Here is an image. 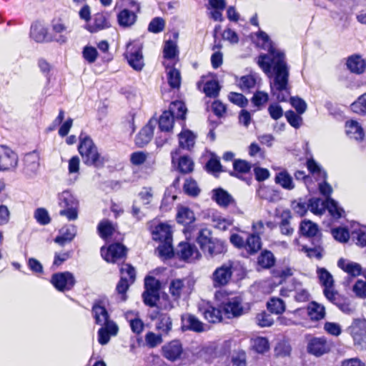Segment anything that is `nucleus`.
I'll return each mask as SVG.
<instances>
[{
	"label": "nucleus",
	"mask_w": 366,
	"mask_h": 366,
	"mask_svg": "<svg viewBox=\"0 0 366 366\" xmlns=\"http://www.w3.org/2000/svg\"><path fill=\"white\" fill-rule=\"evenodd\" d=\"M257 45L267 50V54H260L257 59L258 66L270 79L271 94L278 102H287L290 99L291 105L299 114H302L307 109L306 102L300 97H290L288 86L289 66L285 59V53L278 49L264 31L257 34Z\"/></svg>",
	"instance_id": "f257e3e1"
},
{
	"label": "nucleus",
	"mask_w": 366,
	"mask_h": 366,
	"mask_svg": "<svg viewBox=\"0 0 366 366\" xmlns=\"http://www.w3.org/2000/svg\"><path fill=\"white\" fill-rule=\"evenodd\" d=\"M78 149L86 164L95 167H101L104 164V158L99 154L97 147L90 137H83L81 134Z\"/></svg>",
	"instance_id": "f03ea898"
},
{
	"label": "nucleus",
	"mask_w": 366,
	"mask_h": 366,
	"mask_svg": "<svg viewBox=\"0 0 366 366\" xmlns=\"http://www.w3.org/2000/svg\"><path fill=\"white\" fill-rule=\"evenodd\" d=\"M308 206L309 210L317 215H321L326 208L330 214L337 219L340 218L344 213V210L332 198H327L325 202L320 198H311L308 202Z\"/></svg>",
	"instance_id": "7ed1b4c3"
},
{
	"label": "nucleus",
	"mask_w": 366,
	"mask_h": 366,
	"mask_svg": "<svg viewBox=\"0 0 366 366\" xmlns=\"http://www.w3.org/2000/svg\"><path fill=\"white\" fill-rule=\"evenodd\" d=\"M59 205L64 208L59 212L61 216H65L69 221L78 217L79 201L69 190H64L58 194Z\"/></svg>",
	"instance_id": "20e7f679"
},
{
	"label": "nucleus",
	"mask_w": 366,
	"mask_h": 366,
	"mask_svg": "<svg viewBox=\"0 0 366 366\" xmlns=\"http://www.w3.org/2000/svg\"><path fill=\"white\" fill-rule=\"evenodd\" d=\"M229 239L234 247L244 249L249 254L257 253L262 247L261 238L255 234H245V237L233 234L230 236Z\"/></svg>",
	"instance_id": "39448f33"
},
{
	"label": "nucleus",
	"mask_w": 366,
	"mask_h": 366,
	"mask_svg": "<svg viewBox=\"0 0 366 366\" xmlns=\"http://www.w3.org/2000/svg\"><path fill=\"white\" fill-rule=\"evenodd\" d=\"M307 169L312 177L318 182L320 193L327 198L332 192L331 186L326 182L327 174L320 166L312 159L307 160Z\"/></svg>",
	"instance_id": "423d86ee"
},
{
	"label": "nucleus",
	"mask_w": 366,
	"mask_h": 366,
	"mask_svg": "<svg viewBox=\"0 0 366 366\" xmlns=\"http://www.w3.org/2000/svg\"><path fill=\"white\" fill-rule=\"evenodd\" d=\"M221 307L227 318L239 317L248 310V308L244 305L242 298L239 296L227 298L225 301L222 302Z\"/></svg>",
	"instance_id": "0eeeda50"
},
{
	"label": "nucleus",
	"mask_w": 366,
	"mask_h": 366,
	"mask_svg": "<svg viewBox=\"0 0 366 366\" xmlns=\"http://www.w3.org/2000/svg\"><path fill=\"white\" fill-rule=\"evenodd\" d=\"M128 64L136 71H141L144 66L142 46L137 42H129L124 54Z\"/></svg>",
	"instance_id": "6e6552de"
},
{
	"label": "nucleus",
	"mask_w": 366,
	"mask_h": 366,
	"mask_svg": "<svg viewBox=\"0 0 366 366\" xmlns=\"http://www.w3.org/2000/svg\"><path fill=\"white\" fill-rule=\"evenodd\" d=\"M121 279L117 285V291L122 295V300L125 301L127 299L126 292L131 284H132L136 277L134 268L128 264H124L120 269Z\"/></svg>",
	"instance_id": "1a4fd4ad"
},
{
	"label": "nucleus",
	"mask_w": 366,
	"mask_h": 366,
	"mask_svg": "<svg viewBox=\"0 0 366 366\" xmlns=\"http://www.w3.org/2000/svg\"><path fill=\"white\" fill-rule=\"evenodd\" d=\"M232 273V264L231 262L224 263L218 267L212 274L213 286L217 288L227 285L231 280Z\"/></svg>",
	"instance_id": "9d476101"
},
{
	"label": "nucleus",
	"mask_w": 366,
	"mask_h": 366,
	"mask_svg": "<svg viewBox=\"0 0 366 366\" xmlns=\"http://www.w3.org/2000/svg\"><path fill=\"white\" fill-rule=\"evenodd\" d=\"M102 256L108 262L117 263L126 257L127 248L120 243L111 244L107 249L101 248Z\"/></svg>",
	"instance_id": "9b49d317"
},
{
	"label": "nucleus",
	"mask_w": 366,
	"mask_h": 366,
	"mask_svg": "<svg viewBox=\"0 0 366 366\" xmlns=\"http://www.w3.org/2000/svg\"><path fill=\"white\" fill-rule=\"evenodd\" d=\"M307 350L308 353L315 357H320L330 352V345L326 337H314L308 341Z\"/></svg>",
	"instance_id": "f8f14e48"
},
{
	"label": "nucleus",
	"mask_w": 366,
	"mask_h": 366,
	"mask_svg": "<svg viewBox=\"0 0 366 366\" xmlns=\"http://www.w3.org/2000/svg\"><path fill=\"white\" fill-rule=\"evenodd\" d=\"M51 282L59 291L70 290L75 284L74 275L69 272L54 274Z\"/></svg>",
	"instance_id": "ddd939ff"
},
{
	"label": "nucleus",
	"mask_w": 366,
	"mask_h": 366,
	"mask_svg": "<svg viewBox=\"0 0 366 366\" xmlns=\"http://www.w3.org/2000/svg\"><path fill=\"white\" fill-rule=\"evenodd\" d=\"M40 155L37 151L26 154L24 157V173L29 178L34 177L40 166Z\"/></svg>",
	"instance_id": "4468645a"
},
{
	"label": "nucleus",
	"mask_w": 366,
	"mask_h": 366,
	"mask_svg": "<svg viewBox=\"0 0 366 366\" xmlns=\"http://www.w3.org/2000/svg\"><path fill=\"white\" fill-rule=\"evenodd\" d=\"M192 290L190 281L186 279L173 280L169 285V292L174 300L189 295Z\"/></svg>",
	"instance_id": "2eb2a0df"
},
{
	"label": "nucleus",
	"mask_w": 366,
	"mask_h": 366,
	"mask_svg": "<svg viewBox=\"0 0 366 366\" xmlns=\"http://www.w3.org/2000/svg\"><path fill=\"white\" fill-rule=\"evenodd\" d=\"M17 163L16 154L6 146H0V170L7 171L14 169Z\"/></svg>",
	"instance_id": "dca6fc26"
},
{
	"label": "nucleus",
	"mask_w": 366,
	"mask_h": 366,
	"mask_svg": "<svg viewBox=\"0 0 366 366\" xmlns=\"http://www.w3.org/2000/svg\"><path fill=\"white\" fill-rule=\"evenodd\" d=\"M199 310L209 322L217 323L222 320V311L209 302H202L199 304Z\"/></svg>",
	"instance_id": "f3484780"
},
{
	"label": "nucleus",
	"mask_w": 366,
	"mask_h": 366,
	"mask_svg": "<svg viewBox=\"0 0 366 366\" xmlns=\"http://www.w3.org/2000/svg\"><path fill=\"white\" fill-rule=\"evenodd\" d=\"M162 352L167 360L174 362L181 359L183 348L179 340H172L162 347Z\"/></svg>",
	"instance_id": "a211bd4d"
},
{
	"label": "nucleus",
	"mask_w": 366,
	"mask_h": 366,
	"mask_svg": "<svg viewBox=\"0 0 366 366\" xmlns=\"http://www.w3.org/2000/svg\"><path fill=\"white\" fill-rule=\"evenodd\" d=\"M275 217L279 219L277 224L280 233L282 235L286 236L292 235L294 233V228L290 224L292 218L291 212L289 209H284L280 212L276 211Z\"/></svg>",
	"instance_id": "6ab92c4d"
},
{
	"label": "nucleus",
	"mask_w": 366,
	"mask_h": 366,
	"mask_svg": "<svg viewBox=\"0 0 366 366\" xmlns=\"http://www.w3.org/2000/svg\"><path fill=\"white\" fill-rule=\"evenodd\" d=\"M350 334L355 344L361 345L366 341V320L365 319L355 320L350 327Z\"/></svg>",
	"instance_id": "aec40b11"
},
{
	"label": "nucleus",
	"mask_w": 366,
	"mask_h": 366,
	"mask_svg": "<svg viewBox=\"0 0 366 366\" xmlns=\"http://www.w3.org/2000/svg\"><path fill=\"white\" fill-rule=\"evenodd\" d=\"M177 253L181 259L188 262L194 261L201 257V254L197 248L188 242L179 243Z\"/></svg>",
	"instance_id": "412c9836"
},
{
	"label": "nucleus",
	"mask_w": 366,
	"mask_h": 366,
	"mask_svg": "<svg viewBox=\"0 0 366 366\" xmlns=\"http://www.w3.org/2000/svg\"><path fill=\"white\" fill-rule=\"evenodd\" d=\"M51 26L52 36L50 40L59 44L66 43L68 39V34L69 33L67 26L60 20L54 21Z\"/></svg>",
	"instance_id": "4be33fe9"
},
{
	"label": "nucleus",
	"mask_w": 366,
	"mask_h": 366,
	"mask_svg": "<svg viewBox=\"0 0 366 366\" xmlns=\"http://www.w3.org/2000/svg\"><path fill=\"white\" fill-rule=\"evenodd\" d=\"M337 266L352 277H357L360 274L366 277L365 272H362L361 265L357 262L341 258L337 262Z\"/></svg>",
	"instance_id": "5701e85b"
},
{
	"label": "nucleus",
	"mask_w": 366,
	"mask_h": 366,
	"mask_svg": "<svg viewBox=\"0 0 366 366\" xmlns=\"http://www.w3.org/2000/svg\"><path fill=\"white\" fill-rule=\"evenodd\" d=\"M156 121L150 120L149 123L144 127L135 139L136 144L139 147H144L149 143L154 134V129Z\"/></svg>",
	"instance_id": "b1692460"
},
{
	"label": "nucleus",
	"mask_w": 366,
	"mask_h": 366,
	"mask_svg": "<svg viewBox=\"0 0 366 366\" xmlns=\"http://www.w3.org/2000/svg\"><path fill=\"white\" fill-rule=\"evenodd\" d=\"M300 233L307 237L314 238L317 242H320L318 225L310 220L304 219L300 224Z\"/></svg>",
	"instance_id": "393cba45"
},
{
	"label": "nucleus",
	"mask_w": 366,
	"mask_h": 366,
	"mask_svg": "<svg viewBox=\"0 0 366 366\" xmlns=\"http://www.w3.org/2000/svg\"><path fill=\"white\" fill-rule=\"evenodd\" d=\"M179 153L178 150L171 153L172 162L175 164L178 162V169L182 173H189L193 170L194 163L193 161L187 156H182L179 157Z\"/></svg>",
	"instance_id": "a878e982"
},
{
	"label": "nucleus",
	"mask_w": 366,
	"mask_h": 366,
	"mask_svg": "<svg viewBox=\"0 0 366 366\" xmlns=\"http://www.w3.org/2000/svg\"><path fill=\"white\" fill-rule=\"evenodd\" d=\"M119 330L118 326L115 322H109L103 325L98 331V341L104 345L109 342L111 336H114Z\"/></svg>",
	"instance_id": "bb28decb"
},
{
	"label": "nucleus",
	"mask_w": 366,
	"mask_h": 366,
	"mask_svg": "<svg viewBox=\"0 0 366 366\" xmlns=\"http://www.w3.org/2000/svg\"><path fill=\"white\" fill-rule=\"evenodd\" d=\"M346 65L350 72L356 74H362L366 68V63L360 55L349 56L347 59Z\"/></svg>",
	"instance_id": "cd10ccee"
},
{
	"label": "nucleus",
	"mask_w": 366,
	"mask_h": 366,
	"mask_svg": "<svg viewBox=\"0 0 366 366\" xmlns=\"http://www.w3.org/2000/svg\"><path fill=\"white\" fill-rule=\"evenodd\" d=\"M182 329L200 332L204 330V325L195 316L184 315L182 317Z\"/></svg>",
	"instance_id": "c85d7f7f"
},
{
	"label": "nucleus",
	"mask_w": 366,
	"mask_h": 366,
	"mask_svg": "<svg viewBox=\"0 0 366 366\" xmlns=\"http://www.w3.org/2000/svg\"><path fill=\"white\" fill-rule=\"evenodd\" d=\"M153 236L154 240H159L161 242L172 241L171 227L167 224L161 223L157 225L153 232Z\"/></svg>",
	"instance_id": "c756f323"
},
{
	"label": "nucleus",
	"mask_w": 366,
	"mask_h": 366,
	"mask_svg": "<svg viewBox=\"0 0 366 366\" xmlns=\"http://www.w3.org/2000/svg\"><path fill=\"white\" fill-rule=\"evenodd\" d=\"M257 195L259 198L264 199L268 202H277L280 199V194L277 191L264 185H262L258 188Z\"/></svg>",
	"instance_id": "7c9ffc66"
},
{
	"label": "nucleus",
	"mask_w": 366,
	"mask_h": 366,
	"mask_svg": "<svg viewBox=\"0 0 366 366\" xmlns=\"http://www.w3.org/2000/svg\"><path fill=\"white\" fill-rule=\"evenodd\" d=\"M92 312L95 319L96 323L100 325H106L109 322H114L109 319V314L106 308L102 306L99 303H96L93 305Z\"/></svg>",
	"instance_id": "2f4dec72"
},
{
	"label": "nucleus",
	"mask_w": 366,
	"mask_h": 366,
	"mask_svg": "<svg viewBox=\"0 0 366 366\" xmlns=\"http://www.w3.org/2000/svg\"><path fill=\"white\" fill-rule=\"evenodd\" d=\"M345 128L346 133L350 138L357 141L363 139L364 131L357 122L353 120L347 122Z\"/></svg>",
	"instance_id": "473e14b6"
},
{
	"label": "nucleus",
	"mask_w": 366,
	"mask_h": 366,
	"mask_svg": "<svg viewBox=\"0 0 366 366\" xmlns=\"http://www.w3.org/2000/svg\"><path fill=\"white\" fill-rule=\"evenodd\" d=\"M98 232L100 237L108 241L116 232L115 225L108 219H103L98 225Z\"/></svg>",
	"instance_id": "72a5a7b5"
},
{
	"label": "nucleus",
	"mask_w": 366,
	"mask_h": 366,
	"mask_svg": "<svg viewBox=\"0 0 366 366\" xmlns=\"http://www.w3.org/2000/svg\"><path fill=\"white\" fill-rule=\"evenodd\" d=\"M136 20V14L127 9L122 10L117 15L118 23L122 27H129L132 26Z\"/></svg>",
	"instance_id": "f704fd0d"
},
{
	"label": "nucleus",
	"mask_w": 366,
	"mask_h": 366,
	"mask_svg": "<svg viewBox=\"0 0 366 366\" xmlns=\"http://www.w3.org/2000/svg\"><path fill=\"white\" fill-rule=\"evenodd\" d=\"M213 199L221 207H226L234 202L232 197L225 190L219 188L213 190Z\"/></svg>",
	"instance_id": "c9c22d12"
},
{
	"label": "nucleus",
	"mask_w": 366,
	"mask_h": 366,
	"mask_svg": "<svg viewBox=\"0 0 366 366\" xmlns=\"http://www.w3.org/2000/svg\"><path fill=\"white\" fill-rule=\"evenodd\" d=\"M274 180L277 184L287 190H292L295 187L292 177L286 170L278 172Z\"/></svg>",
	"instance_id": "e433bc0d"
},
{
	"label": "nucleus",
	"mask_w": 366,
	"mask_h": 366,
	"mask_svg": "<svg viewBox=\"0 0 366 366\" xmlns=\"http://www.w3.org/2000/svg\"><path fill=\"white\" fill-rule=\"evenodd\" d=\"M110 26L109 21L107 16L101 13L94 15L93 24L89 25L88 29L92 32H97Z\"/></svg>",
	"instance_id": "4c0bfd02"
},
{
	"label": "nucleus",
	"mask_w": 366,
	"mask_h": 366,
	"mask_svg": "<svg viewBox=\"0 0 366 366\" xmlns=\"http://www.w3.org/2000/svg\"><path fill=\"white\" fill-rule=\"evenodd\" d=\"M167 112H170L172 117L174 118L184 119L187 113V108L183 102L174 101L170 104Z\"/></svg>",
	"instance_id": "58836bf2"
},
{
	"label": "nucleus",
	"mask_w": 366,
	"mask_h": 366,
	"mask_svg": "<svg viewBox=\"0 0 366 366\" xmlns=\"http://www.w3.org/2000/svg\"><path fill=\"white\" fill-rule=\"evenodd\" d=\"M31 37L36 42H43L47 41V29L40 24L31 25Z\"/></svg>",
	"instance_id": "ea45409f"
},
{
	"label": "nucleus",
	"mask_w": 366,
	"mask_h": 366,
	"mask_svg": "<svg viewBox=\"0 0 366 366\" xmlns=\"http://www.w3.org/2000/svg\"><path fill=\"white\" fill-rule=\"evenodd\" d=\"M226 250V246L222 241L217 239H213L204 252L207 253L211 257H214L224 253Z\"/></svg>",
	"instance_id": "a19ab883"
},
{
	"label": "nucleus",
	"mask_w": 366,
	"mask_h": 366,
	"mask_svg": "<svg viewBox=\"0 0 366 366\" xmlns=\"http://www.w3.org/2000/svg\"><path fill=\"white\" fill-rule=\"evenodd\" d=\"M195 135L191 131H182L179 134V147L182 149H190L195 143Z\"/></svg>",
	"instance_id": "79ce46f5"
},
{
	"label": "nucleus",
	"mask_w": 366,
	"mask_h": 366,
	"mask_svg": "<svg viewBox=\"0 0 366 366\" xmlns=\"http://www.w3.org/2000/svg\"><path fill=\"white\" fill-rule=\"evenodd\" d=\"M172 328V322L168 314L161 315L157 320L156 330L163 335H167Z\"/></svg>",
	"instance_id": "37998d69"
},
{
	"label": "nucleus",
	"mask_w": 366,
	"mask_h": 366,
	"mask_svg": "<svg viewBox=\"0 0 366 366\" xmlns=\"http://www.w3.org/2000/svg\"><path fill=\"white\" fill-rule=\"evenodd\" d=\"M258 264L264 269H269L274 265L275 257L269 250L262 251L257 258Z\"/></svg>",
	"instance_id": "c03bdc74"
},
{
	"label": "nucleus",
	"mask_w": 366,
	"mask_h": 366,
	"mask_svg": "<svg viewBox=\"0 0 366 366\" xmlns=\"http://www.w3.org/2000/svg\"><path fill=\"white\" fill-rule=\"evenodd\" d=\"M317 243L319 242H317ZM293 244L297 247V250L306 252L310 257H315L317 259H320L322 257V248L318 245V244H317L314 248H309L305 245H300L298 239H295L293 240Z\"/></svg>",
	"instance_id": "a18cd8bd"
},
{
	"label": "nucleus",
	"mask_w": 366,
	"mask_h": 366,
	"mask_svg": "<svg viewBox=\"0 0 366 366\" xmlns=\"http://www.w3.org/2000/svg\"><path fill=\"white\" fill-rule=\"evenodd\" d=\"M307 311L308 315L313 320H320L324 318L325 315V307L315 302L309 305Z\"/></svg>",
	"instance_id": "49530a36"
},
{
	"label": "nucleus",
	"mask_w": 366,
	"mask_h": 366,
	"mask_svg": "<svg viewBox=\"0 0 366 366\" xmlns=\"http://www.w3.org/2000/svg\"><path fill=\"white\" fill-rule=\"evenodd\" d=\"M194 219V212L186 207H180L178 208L177 214V220L182 224L191 223Z\"/></svg>",
	"instance_id": "de8ad7c7"
},
{
	"label": "nucleus",
	"mask_w": 366,
	"mask_h": 366,
	"mask_svg": "<svg viewBox=\"0 0 366 366\" xmlns=\"http://www.w3.org/2000/svg\"><path fill=\"white\" fill-rule=\"evenodd\" d=\"M174 118L170 112L164 111L159 119V128L162 132H169L173 128Z\"/></svg>",
	"instance_id": "09e8293b"
},
{
	"label": "nucleus",
	"mask_w": 366,
	"mask_h": 366,
	"mask_svg": "<svg viewBox=\"0 0 366 366\" xmlns=\"http://www.w3.org/2000/svg\"><path fill=\"white\" fill-rule=\"evenodd\" d=\"M251 164L243 159H235L233 162L234 171L230 172L232 176L238 177L237 174H246L251 169Z\"/></svg>",
	"instance_id": "8fccbe9b"
},
{
	"label": "nucleus",
	"mask_w": 366,
	"mask_h": 366,
	"mask_svg": "<svg viewBox=\"0 0 366 366\" xmlns=\"http://www.w3.org/2000/svg\"><path fill=\"white\" fill-rule=\"evenodd\" d=\"M351 110L360 115H366V92L360 95L356 101L350 105Z\"/></svg>",
	"instance_id": "3c124183"
},
{
	"label": "nucleus",
	"mask_w": 366,
	"mask_h": 366,
	"mask_svg": "<svg viewBox=\"0 0 366 366\" xmlns=\"http://www.w3.org/2000/svg\"><path fill=\"white\" fill-rule=\"evenodd\" d=\"M267 309L272 313L279 315L285 312V304L284 301L277 297H272L267 304Z\"/></svg>",
	"instance_id": "603ef678"
},
{
	"label": "nucleus",
	"mask_w": 366,
	"mask_h": 366,
	"mask_svg": "<svg viewBox=\"0 0 366 366\" xmlns=\"http://www.w3.org/2000/svg\"><path fill=\"white\" fill-rule=\"evenodd\" d=\"M317 274L321 285L324 287L334 286L333 277L325 268H317Z\"/></svg>",
	"instance_id": "864d4df0"
},
{
	"label": "nucleus",
	"mask_w": 366,
	"mask_h": 366,
	"mask_svg": "<svg viewBox=\"0 0 366 366\" xmlns=\"http://www.w3.org/2000/svg\"><path fill=\"white\" fill-rule=\"evenodd\" d=\"M258 79L254 74L245 75L240 78L239 85L242 91L249 90L255 86Z\"/></svg>",
	"instance_id": "5fc2aeb1"
},
{
	"label": "nucleus",
	"mask_w": 366,
	"mask_h": 366,
	"mask_svg": "<svg viewBox=\"0 0 366 366\" xmlns=\"http://www.w3.org/2000/svg\"><path fill=\"white\" fill-rule=\"evenodd\" d=\"M212 240L209 230L204 229L199 232L197 242L203 252H205V249Z\"/></svg>",
	"instance_id": "6e6d98bb"
},
{
	"label": "nucleus",
	"mask_w": 366,
	"mask_h": 366,
	"mask_svg": "<svg viewBox=\"0 0 366 366\" xmlns=\"http://www.w3.org/2000/svg\"><path fill=\"white\" fill-rule=\"evenodd\" d=\"M168 83L172 88H179L181 84V75L179 70L170 68L167 72Z\"/></svg>",
	"instance_id": "4d7b16f0"
},
{
	"label": "nucleus",
	"mask_w": 366,
	"mask_h": 366,
	"mask_svg": "<svg viewBox=\"0 0 366 366\" xmlns=\"http://www.w3.org/2000/svg\"><path fill=\"white\" fill-rule=\"evenodd\" d=\"M219 89L217 81L212 80L205 83L203 91L207 97L214 98L218 96Z\"/></svg>",
	"instance_id": "13d9d810"
},
{
	"label": "nucleus",
	"mask_w": 366,
	"mask_h": 366,
	"mask_svg": "<svg viewBox=\"0 0 366 366\" xmlns=\"http://www.w3.org/2000/svg\"><path fill=\"white\" fill-rule=\"evenodd\" d=\"M252 348L258 353H264L269 350V342L267 338L258 337L252 340Z\"/></svg>",
	"instance_id": "bf43d9fd"
},
{
	"label": "nucleus",
	"mask_w": 366,
	"mask_h": 366,
	"mask_svg": "<svg viewBox=\"0 0 366 366\" xmlns=\"http://www.w3.org/2000/svg\"><path fill=\"white\" fill-rule=\"evenodd\" d=\"M144 303L149 307L156 306L157 302L159 300V292L154 291L144 290L142 294Z\"/></svg>",
	"instance_id": "052dcab7"
},
{
	"label": "nucleus",
	"mask_w": 366,
	"mask_h": 366,
	"mask_svg": "<svg viewBox=\"0 0 366 366\" xmlns=\"http://www.w3.org/2000/svg\"><path fill=\"white\" fill-rule=\"evenodd\" d=\"M183 189L187 194L192 197H196L200 192L197 182L192 179H187L185 180Z\"/></svg>",
	"instance_id": "680f3d73"
},
{
	"label": "nucleus",
	"mask_w": 366,
	"mask_h": 366,
	"mask_svg": "<svg viewBox=\"0 0 366 366\" xmlns=\"http://www.w3.org/2000/svg\"><path fill=\"white\" fill-rule=\"evenodd\" d=\"M291 207L293 211L300 217L304 216L309 209L308 202L303 201L302 199L292 201Z\"/></svg>",
	"instance_id": "e2e57ef3"
},
{
	"label": "nucleus",
	"mask_w": 366,
	"mask_h": 366,
	"mask_svg": "<svg viewBox=\"0 0 366 366\" xmlns=\"http://www.w3.org/2000/svg\"><path fill=\"white\" fill-rule=\"evenodd\" d=\"M300 115L292 110L287 111L285 114L288 123L295 129L300 127L302 124V118Z\"/></svg>",
	"instance_id": "0e129e2a"
},
{
	"label": "nucleus",
	"mask_w": 366,
	"mask_h": 366,
	"mask_svg": "<svg viewBox=\"0 0 366 366\" xmlns=\"http://www.w3.org/2000/svg\"><path fill=\"white\" fill-rule=\"evenodd\" d=\"M163 334H155L152 332H149L145 335V341L147 345L151 347H155L157 345H160L162 342V335Z\"/></svg>",
	"instance_id": "69168bd1"
},
{
	"label": "nucleus",
	"mask_w": 366,
	"mask_h": 366,
	"mask_svg": "<svg viewBox=\"0 0 366 366\" xmlns=\"http://www.w3.org/2000/svg\"><path fill=\"white\" fill-rule=\"evenodd\" d=\"M256 322L259 326L264 327H270L273 324L274 320L270 314L262 312L257 315Z\"/></svg>",
	"instance_id": "338daca9"
},
{
	"label": "nucleus",
	"mask_w": 366,
	"mask_h": 366,
	"mask_svg": "<svg viewBox=\"0 0 366 366\" xmlns=\"http://www.w3.org/2000/svg\"><path fill=\"white\" fill-rule=\"evenodd\" d=\"M34 218L41 225L48 224L51 221L49 213L44 208L36 209L34 212Z\"/></svg>",
	"instance_id": "774afa93"
}]
</instances>
